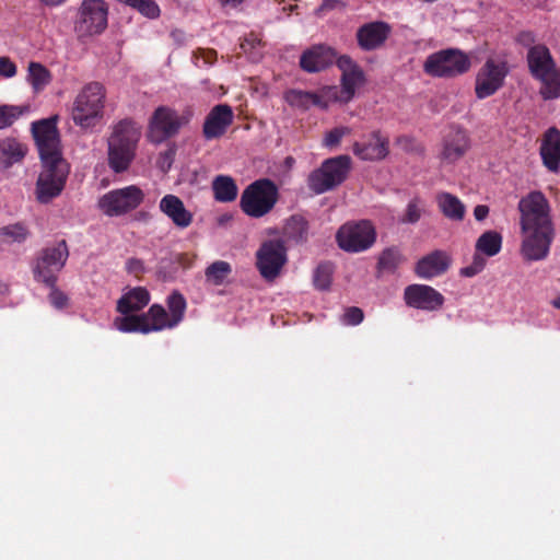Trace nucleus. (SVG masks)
<instances>
[{"instance_id":"f03ea898","label":"nucleus","mask_w":560,"mask_h":560,"mask_svg":"<svg viewBox=\"0 0 560 560\" xmlns=\"http://www.w3.org/2000/svg\"><path fill=\"white\" fill-rule=\"evenodd\" d=\"M522 232L521 254L525 260L545 259L556 236L548 199L539 190H534L518 202Z\"/></svg>"},{"instance_id":"a211bd4d","label":"nucleus","mask_w":560,"mask_h":560,"mask_svg":"<svg viewBox=\"0 0 560 560\" xmlns=\"http://www.w3.org/2000/svg\"><path fill=\"white\" fill-rule=\"evenodd\" d=\"M353 153L364 161L383 160L389 153V141L380 131H373L365 140L353 144Z\"/></svg>"},{"instance_id":"a878e982","label":"nucleus","mask_w":560,"mask_h":560,"mask_svg":"<svg viewBox=\"0 0 560 560\" xmlns=\"http://www.w3.org/2000/svg\"><path fill=\"white\" fill-rule=\"evenodd\" d=\"M212 190L215 200L220 202H231L237 196V186L234 179L225 175H219L213 179Z\"/></svg>"},{"instance_id":"6e6d98bb","label":"nucleus","mask_w":560,"mask_h":560,"mask_svg":"<svg viewBox=\"0 0 560 560\" xmlns=\"http://www.w3.org/2000/svg\"><path fill=\"white\" fill-rule=\"evenodd\" d=\"M488 214H489V207L486 206V205H478L474 209V215H475L477 221L485 220L488 217Z\"/></svg>"},{"instance_id":"473e14b6","label":"nucleus","mask_w":560,"mask_h":560,"mask_svg":"<svg viewBox=\"0 0 560 560\" xmlns=\"http://www.w3.org/2000/svg\"><path fill=\"white\" fill-rule=\"evenodd\" d=\"M502 236L495 231L485 232L476 243V249L487 256H494L501 249Z\"/></svg>"},{"instance_id":"bf43d9fd","label":"nucleus","mask_w":560,"mask_h":560,"mask_svg":"<svg viewBox=\"0 0 560 560\" xmlns=\"http://www.w3.org/2000/svg\"><path fill=\"white\" fill-rule=\"evenodd\" d=\"M244 0H219L220 4L222 7H226V5H230V7H233L235 8L236 5L241 4Z\"/></svg>"},{"instance_id":"cd10ccee","label":"nucleus","mask_w":560,"mask_h":560,"mask_svg":"<svg viewBox=\"0 0 560 560\" xmlns=\"http://www.w3.org/2000/svg\"><path fill=\"white\" fill-rule=\"evenodd\" d=\"M438 203L442 213L452 220L460 221L465 214V207L460 200L452 194L442 192L438 196Z\"/></svg>"},{"instance_id":"5701e85b","label":"nucleus","mask_w":560,"mask_h":560,"mask_svg":"<svg viewBox=\"0 0 560 560\" xmlns=\"http://www.w3.org/2000/svg\"><path fill=\"white\" fill-rule=\"evenodd\" d=\"M161 211L172 222L180 228H187L192 221V214L185 208L184 202L175 195H166L160 201Z\"/></svg>"},{"instance_id":"9b49d317","label":"nucleus","mask_w":560,"mask_h":560,"mask_svg":"<svg viewBox=\"0 0 560 560\" xmlns=\"http://www.w3.org/2000/svg\"><path fill=\"white\" fill-rule=\"evenodd\" d=\"M144 199L143 191L135 185L105 194L98 201L101 210L109 217L122 215L138 208Z\"/></svg>"},{"instance_id":"37998d69","label":"nucleus","mask_w":560,"mask_h":560,"mask_svg":"<svg viewBox=\"0 0 560 560\" xmlns=\"http://www.w3.org/2000/svg\"><path fill=\"white\" fill-rule=\"evenodd\" d=\"M364 313L360 307L350 306L345 310L342 315V323L350 326H355L362 323Z\"/></svg>"},{"instance_id":"a18cd8bd","label":"nucleus","mask_w":560,"mask_h":560,"mask_svg":"<svg viewBox=\"0 0 560 560\" xmlns=\"http://www.w3.org/2000/svg\"><path fill=\"white\" fill-rule=\"evenodd\" d=\"M421 218V209L418 205V200H412L408 203L406 213L402 218V222L405 223H416Z\"/></svg>"},{"instance_id":"49530a36","label":"nucleus","mask_w":560,"mask_h":560,"mask_svg":"<svg viewBox=\"0 0 560 560\" xmlns=\"http://www.w3.org/2000/svg\"><path fill=\"white\" fill-rule=\"evenodd\" d=\"M174 156H175V149L174 148H170L166 151L161 152L160 155H159V160H158V166L163 172H167L171 168L172 164H173Z\"/></svg>"},{"instance_id":"1a4fd4ad","label":"nucleus","mask_w":560,"mask_h":560,"mask_svg":"<svg viewBox=\"0 0 560 560\" xmlns=\"http://www.w3.org/2000/svg\"><path fill=\"white\" fill-rule=\"evenodd\" d=\"M376 240V231L369 220L348 222L336 234L338 246L345 252L358 253L370 248Z\"/></svg>"},{"instance_id":"393cba45","label":"nucleus","mask_w":560,"mask_h":560,"mask_svg":"<svg viewBox=\"0 0 560 560\" xmlns=\"http://www.w3.org/2000/svg\"><path fill=\"white\" fill-rule=\"evenodd\" d=\"M150 294L144 288H135L124 294L117 302V311L121 314H130L142 310L148 305Z\"/></svg>"},{"instance_id":"4c0bfd02","label":"nucleus","mask_w":560,"mask_h":560,"mask_svg":"<svg viewBox=\"0 0 560 560\" xmlns=\"http://www.w3.org/2000/svg\"><path fill=\"white\" fill-rule=\"evenodd\" d=\"M167 306L171 313V325L176 326L184 317L186 301L179 292L174 291L167 299Z\"/></svg>"},{"instance_id":"8fccbe9b","label":"nucleus","mask_w":560,"mask_h":560,"mask_svg":"<svg viewBox=\"0 0 560 560\" xmlns=\"http://www.w3.org/2000/svg\"><path fill=\"white\" fill-rule=\"evenodd\" d=\"M15 73V65L8 57H0V75L4 78H11Z\"/></svg>"},{"instance_id":"2eb2a0df","label":"nucleus","mask_w":560,"mask_h":560,"mask_svg":"<svg viewBox=\"0 0 560 560\" xmlns=\"http://www.w3.org/2000/svg\"><path fill=\"white\" fill-rule=\"evenodd\" d=\"M186 121L170 107L160 106L150 120V138L160 143L175 136Z\"/></svg>"},{"instance_id":"0eeeda50","label":"nucleus","mask_w":560,"mask_h":560,"mask_svg":"<svg viewBox=\"0 0 560 560\" xmlns=\"http://www.w3.org/2000/svg\"><path fill=\"white\" fill-rule=\"evenodd\" d=\"M278 201V188L268 178L255 180L242 192L240 207L252 218H261L269 213Z\"/></svg>"},{"instance_id":"c03bdc74","label":"nucleus","mask_w":560,"mask_h":560,"mask_svg":"<svg viewBox=\"0 0 560 560\" xmlns=\"http://www.w3.org/2000/svg\"><path fill=\"white\" fill-rule=\"evenodd\" d=\"M347 128H334L328 131L324 139V144L329 148L337 147L340 143L341 138L348 132Z\"/></svg>"},{"instance_id":"603ef678","label":"nucleus","mask_w":560,"mask_h":560,"mask_svg":"<svg viewBox=\"0 0 560 560\" xmlns=\"http://www.w3.org/2000/svg\"><path fill=\"white\" fill-rule=\"evenodd\" d=\"M127 270L130 273H135V275H139V273L143 272V270H144L143 261L138 258L128 259Z\"/></svg>"},{"instance_id":"72a5a7b5","label":"nucleus","mask_w":560,"mask_h":560,"mask_svg":"<svg viewBox=\"0 0 560 560\" xmlns=\"http://www.w3.org/2000/svg\"><path fill=\"white\" fill-rule=\"evenodd\" d=\"M143 316L147 317L150 331L161 330L165 327H174V325H171V318L165 308L159 304L152 305Z\"/></svg>"},{"instance_id":"f3484780","label":"nucleus","mask_w":560,"mask_h":560,"mask_svg":"<svg viewBox=\"0 0 560 560\" xmlns=\"http://www.w3.org/2000/svg\"><path fill=\"white\" fill-rule=\"evenodd\" d=\"M233 121L232 108L226 104L215 105L203 122V136L206 139H215L224 135L226 128Z\"/></svg>"},{"instance_id":"6ab92c4d","label":"nucleus","mask_w":560,"mask_h":560,"mask_svg":"<svg viewBox=\"0 0 560 560\" xmlns=\"http://www.w3.org/2000/svg\"><path fill=\"white\" fill-rule=\"evenodd\" d=\"M336 57L337 52L331 47L317 45L303 52L300 66L306 72H319L331 66Z\"/></svg>"},{"instance_id":"ea45409f","label":"nucleus","mask_w":560,"mask_h":560,"mask_svg":"<svg viewBox=\"0 0 560 560\" xmlns=\"http://www.w3.org/2000/svg\"><path fill=\"white\" fill-rule=\"evenodd\" d=\"M26 107L14 106V105H1L0 106V129L11 126L15 119H18Z\"/></svg>"},{"instance_id":"9d476101","label":"nucleus","mask_w":560,"mask_h":560,"mask_svg":"<svg viewBox=\"0 0 560 560\" xmlns=\"http://www.w3.org/2000/svg\"><path fill=\"white\" fill-rule=\"evenodd\" d=\"M108 9L103 0H84L80 7L74 31L80 38L102 33L107 26Z\"/></svg>"},{"instance_id":"de8ad7c7","label":"nucleus","mask_w":560,"mask_h":560,"mask_svg":"<svg viewBox=\"0 0 560 560\" xmlns=\"http://www.w3.org/2000/svg\"><path fill=\"white\" fill-rule=\"evenodd\" d=\"M49 288L51 289V292L49 294L50 303L57 308L66 307L68 303L67 295L56 288V283Z\"/></svg>"},{"instance_id":"e2e57ef3","label":"nucleus","mask_w":560,"mask_h":560,"mask_svg":"<svg viewBox=\"0 0 560 560\" xmlns=\"http://www.w3.org/2000/svg\"><path fill=\"white\" fill-rule=\"evenodd\" d=\"M159 277H160L163 281H166V280H168V279H171V278H172V277H168V276L166 275V272H164L162 269H161V270H159Z\"/></svg>"},{"instance_id":"423d86ee","label":"nucleus","mask_w":560,"mask_h":560,"mask_svg":"<svg viewBox=\"0 0 560 560\" xmlns=\"http://www.w3.org/2000/svg\"><path fill=\"white\" fill-rule=\"evenodd\" d=\"M105 90L102 84H86L74 100L72 118L82 128L95 126L103 116Z\"/></svg>"},{"instance_id":"79ce46f5","label":"nucleus","mask_w":560,"mask_h":560,"mask_svg":"<svg viewBox=\"0 0 560 560\" xmlns=\"http://www.w3.org/2000/svg\"><path fill=\"white\" fill-rule=\"evenodd\" d=\"M317 96L322 98L324 105H317L320 108H327L330 102L347 103L342 97V90L337 86H325L317 93Z\"/></svg>"},{"instance_id":"3c124183","label":"nucleus","mask_w":560,"mask_h":560,"mask_svg":"<svg viewBox=\"0 0 560 560\" xmlns=\"http://www.w3.org/2000/svg\"><path fill=\"white\" fill-rule=\"evenodd\" d=\"M397 143L405 150V151H419L422 152V148L415 141L413 138L402 136L397 139Z\"/></svg>"},{"instance_id":"680f3d73","label":"nucleus","mask_w":560,"mask_h":560,"mask_svg":"<svg viewBox=\"0 0 560 560\" xmlns=\"http://www.w3.org/2000/svg\"><path fill=\"white\" fill-rule=\"evenodd\" d=\"M231 220H232V215L231 214H223V215H221L218 219V222H219L220 225H223V224H225L226 222H229Z\"/></svg>"},{"instance_id":"4be33fe9","label":"nucleus","mask_w":560,"mask_h":560,"mask_svg":"<svg viewBox=\"0 0 560 560\" xmlns=\"http://www.w3.org/2000/svg\"><path fill=\"white\" fill-rule=\"evenodd\" d=\"M544 165L550 172H558L560 165V131L549 128L542 137L539 149Z\"/></svg>"},{"instance_id":"b1692460","label":"nucleus","mask_w":560,"mask_h":560,"mask_svg":"<svg viewBox=\"0 0 560 560\" xmlns=\"http://www.w3.org/2000/svg\"><path fill=\"white\" fill-rule=\"evenodd\" d=\"M469 138L465 131L456 129L444 139L442 159L453 163L465 155L469 149Z\"/></svg>"},{"instance_id":"aec40b11","label":"nucleus","mask_w":560,"mask_h":560,"mask_svg":"<svg viewBox=\"0 0 560 560\" xmlns=\"http://www.w3.org/2000/svg\"><path fill=\"white\" fill-rule=\"evenodd\" d=\"M389 31V26L384 22L366 23L357 32L358 45L363 50H374L385 43Z\"/></svg>"},{"instance_id":"4468645a","label":"nucleus","mask_w":560,"mask_h":560,"mask_svg":"<svg viewBox=\"0 0 560 560\" xmlns=\"http://www.w3.org/2000/svg\"><path fill=\"white\" fill-rule=\"evenodd\" d=\"M508 73L506 62L488 59L476 78L475 92L477 97L481 100L494 94L503 85Z\"/></svg>"},{"instance_id":"f704fd0d","label":"nucleus","mask_w":560,"mask_h":560,"mask_svg":"<svg viewBox=\"0 0 560 560\" xmlns=\"http://www.w3.org/2000/svg\"><path fill=\"white\" fill-rule=\"evenodd\" d=\"M365 81L364 72L362 69L354 70L341 75V90L343 93V100L349 102L352 100L358 85L363 84Z\"/></svg>"},{"instance_id":"c85d7f7f","label":"nucleus","mask_w":560,"mask_h":560,"mask_svg":"<svg viewBox=\"0 0 560 560\" xmlns=\"http://www.w3.org/2000/svg\"><path fill=\"white\" fill-rule=\"evenodd\" d=\"M125 316L116 317L114 320L115 327L125 332L140 331L143 334L150 332L149 323L143 315L124 314Z\"/></svg>"},{"instance_id":"e433bc0d","label":"nucleus","mask_w":560,"mask_h":560,"mask_svg":"<svg viewBox=\"0 0 560 560\" xmlns=\"http://www.w3.org/2000/svg\"><path fill=\"white\" fill-rule=\"evenodd\" d=\"M285 234L295 241H305L308 223L302 215H292L285 224Z\"/></svg>"},{"instance_id":"39448f33","label":"nucleus","mask_w":560,"mask_h":560,"mask_svg":"<svg viewBox=\"0 0 560 560\" xmlns=\"http://www.w3.org/2000/svg\"><path fill=\"white\" fill-rule=\"evenodd\" d=\"M527 62L533 77L542 82V98L553 100L560 96V69L556 70L549 49L544 45L532 46L527 54Z\"/></svg>"},{"instance_id":"4d7b16f0","label":"nucleus","mask_w":560,"mask_h":560,"mask_svg":"<svg viewBox=\"0 0 560 560\" xmlns=\"http://www.w3.org/2000/svg\"><path fill=\"white\" fill-rule=\"evenodd\" d=\"M483 266V262L482 260L480 259V262L478 264V266H469V267H466L462 270L463 275L465 276H474L476 275Z\"/></svg>"},{"instance_id":"c756f323","label":"nucleus","mask_w":560,"mask_h":560,"mask_svg":"<svg viewBox=\"0 0 560 560\" xmlns=\"http://www.w3.org/2000/svg\"><path fill=\"white\" fill-rule=\"evenodd\" d=\"M285 101L293 107L307 109L311 105H324L317 93L301 90H290L284 94Z\"/></svg>"},{"instance_id":"f257e3e1","label":"nucleus","mask_w":560,"mask_h":560,"mask_svg":"<svg viewBox=\"0 0 560 560\" xmlns=\"http://www.w3.org/2000/svg\"><path fill=\"white\" fill-rule=\"evenodd\" d=\"M57 116L33 122L32 132L36 141L42 171L35 184V199L47 205L59 197L65 189L70 166L62 158Z\"/></svg>"},{"instance_id":"412c9836","label":"nucleus","mask_w":560,"mask_h":560,"mask_svg":"<svg viewBox=\"0 0 560 560\" xmlns=\"http://www.w3.org/2000/svg\"><path fill=\"white\" fill-rule=\"evenodd\" d=\"M451 261V256L446 252L436 249L422 257L417 262L415 271L420 278L430 279L444 273Z\"/></svg>"},{"instance_id":"a19ab883","label":"nucleus","mask_w":560,"mask_h":560,"mask_svg":"<svg viewBox=\"0 0 560 560\" xmlns=\"http://www.w3.org/2000/svg\"><path fill=\"white\" fill-rule=\"evenodd\" d=\"M28 235L27 229L22 223H15L0 228V237H8L12 242L21 243Z\"/></svg>"},{"instance_id":"bb28decb","label":"nucleus","mask_w":560,"mask_h":560,"mask_svg":"<svg viewBox=\"0 0 560 560\" xmlns=\"http://www.w3.org/2000/svg\"><path fill=\"white\" fill-rule=\"evenodd\" d=\"M402 260L404 256L397 247L385 248L378 256L376 276L394 273Z\"/></svg>"},{"instance_id":"20e7f679","label":"nucleus","mask_w":560,"mask_h":560,"mask_svg":"<svg viewBox=\"0 0 560 560\" xmlns=\"http://www.w3.org/2000/svg\"><path fill=\"white\" fill-rule=\"evenodd\" d=\"M351 170L352 160L347 154L326 159L308 174L307 187L316 195L335 190L347 180Z\"/></svg>"},{"instance_id":"09e8293b","label":"nucleus","mask_w":560,"mask_h":560,"mask_svg":"<svg viewBox=\"0 0 560 560\" xmlns=\"http://www.w3.org/2000/svg\"><path fill=\"white\" fill-rule=\"evenodd\" d=\"M335 61L337 62L338 68L342 71V74L361 69L360 66L347 55L340 56L339 58L336 57Z\"/></svg>"},{"instance_id":"864d4df0","label":"nucleus","mask_w":560,"mask_h":560,"mask_svg":"<svg viewBox=\"0 0 560 560\" xmlns=\"http://www.w3.org/2000/svg\"><path fill=\"white\" fill-rule=\"evenodd\" d=\"M346 4L341 0H323L319 11H329L335 9H343Z\"/></svg>"},{"instance_id":"f8f14e48","label":"nucleus","mask_w":560,"mask_h":560,"mask_svg":"<svg viewBox=\"0 0 560 560\" xmlns=\"http://www.w3.org/2000/svg\"><path fill=\"white\" fill-rule=\"evenodd\" d=\"M287 262V248L280 240L264 242L256 253V266L261 277L272 281L279 277Z\"/></svg>"},{"instance_id":"ddd939ff","label":"nucleus","mask_w":560,"mask_h":560,"mask_svg":"<svg viewBox=\"0 0 560 560\" xmlns=\"http://www.w3.org/2000/svg\"><path fill=\"white\" fill-rule=\"evenodd\" d=\"M68 255L69 253L65 241H61L55 247L43 249L34 267L36 280L43 281L47 287H52L57 281L56 272L61 270Z\"/></svg>"},{"instance_id":"052dcab7","label":"nucleus","mask_w":560,"mask_h":560,"mask_svg":"<svg viewBox=\"0 0 560 560\" xmlns=\"http://www.w3.org/2000/svg\"><path fill=\"white\" fill-rule=\"evenodd\" d=\"M65 0H40L42 3L48 7H54L62 3Z\"/></svg>"},{"instance_id":"13d9d810","label":"nucleus","mask_w":560,"mask_h":560,"mask_svg":"<svg viewBox=\"0 0 560 560\" xmlns=\"http://www.w3.org/2000/svg\"><path fill=\"white\" fill-rule=\"evenodd\" d=\"M255 43H257L259 45L260 40L259 39H253V40L245 39V42L242 43L241 47L244 50V52H248V47L254 48Z\"/></svg>"},{"instance_id":"0e129e2a","label":"nucleus","mask_w":560,"mask_h":560,"mask_svg":"<svg viewBox=\"0 0 560 560\" xmlns=\"http://www.w3.org/2000/svg\"><path fill=\"white\" fill-rule=\"evenodd\" d=\"M551 304L553 305V307H556V308H559V310H560V295H559L557 299H555V300L551 302Z\"/></svg>"},{"instance_id":"7c9ffc66","label":"nucleus","mask_w":560,"mask_h":560,"mask_svg":"<svg viewBox=\"0 0 560 560\" xmlns=\"http://www.w3.org/2000/svg\"><path fill=\"white\" fill-rule=\"evenodd\" d=\"M26 153V148L13 138L0 141V155L7 165L21 161Z\"/></svg>"},{"instance_id":"6e6552de","label":"nucleus","mask_w":560,"mask_h":560,"mask_svg":"<svg viewBox=\"0 0 560 560\" xmlns=\"http://www.w3.org/2000/svg\"><path fill=\"white\" fill-rule=\"evenodd\" d=\"M470 66V59L465 52L448 48L430 55L423 69L432 77L454 78L467 72Z\"/></svg>"},{"instance_id":"7ed1b4c3","label":"nucleus","mask_w":560,"mask_h":560,"mask_svg":"<svg viewBox=\"0 0 560 560\" xmlns=\"http://www.w3.org/2000/svg\"><path fill=\"white\" fill-rule=\"evenodd\" d=\"M140 138V128L130 119H122L114 127V131L107 140V154L108 165L115 173L128 170L136 156Z\"/></svg>"},{"instance_id":"c9c22d12","label":"nucleus","mask_w":560,"mask_h":560,"mask_svg":"<svg viewBox=\"0 0 560 560\" xmlns=\"http://www.w3.org/2000/svg\"><path fill=\"white\" fill-rule=\"evenodd\" d=\"M231 270L229 262L218 260L207 267L205 276L208 282H211L214 285H220L231 273Z\"/></svg>"},{"instance_id":"58836bf2","label":"nucleus","mask_w":560,"mask_h":560,"mask_svg":"<svg viewBox=\"0 0 560 560\" xmlns=\"http://www.w3.org/2000/svg\"><path fill=\"white\" fill-rule=\"evenodd\" d=\"M334 272L332 265L324 262L318 265L314 272V285L319 290H328L331 283V276Z\"/></svg>"},{"instance_id":"dca6fc26","label":"nucleus","mask_w":560,"mask_h":560,"mask_svg":"<svg viewBox=\"0 0 560 560\" xmlns=\"http://www.w3.org/2000/svg\"><path fill=\"white\" fill-rule=\"evenodd\" d=\"M404 300L413 308L435 311L444 303L443 295L430 285L410 284L405 289Z\"/></svg>"},{"instance_id":"2f4dec72","label":"nucleus","mask_w":560,"mask_h":560,"mask_svg":"<svg viewBox=\"0 0 560 560\" xmlns=\"http://www.w3.org/2000/svg\"><path fill=\"white\" fill-rule=\"evenodd\" d=\"M28 82L35 92L42 91L51 81L50 71L39 62H30L28 65Z\"/></svg>"},{"instance_id":"5fc2aeb1","label":"nucleus","mask_w":560,"mask_h":560,"mask_svg":"<svg viewBox=\"0 0 560 560\" xmlns=\"http://www.w3.org/2000/svg\"><path fill=\"white\" fill-rule=\"evenodd\" d=\"M516 40L523 46H532L535 43V36L532 32H522L517 35Z\"/></svg>"}]
</instances>
